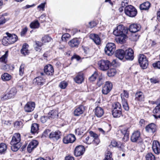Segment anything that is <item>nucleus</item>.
I'll return each mask as SVG.
<instances>
[{
	"label": "nucleus",
	"instance_id": "f257e3e1",
	"mask_svg": "<svg viewBox=\"0 0 160 160\" xmlns=\"http://www.w3.org/2000/svg\"><path fill=\"white\" fill-rule=\"evenodd\" d=\"M21 136L19 133H15L12 137L10 142L11 150L14 151H17L21 147Z\"/></svg>",
	"mask_w": 160,
	"mask_h": 160
},
{
	"label": "nucleus",
	"instance_id": "f03ea898",
	"mask_svg": "<svg viewBox=\"0 0 160 160\" xmlns=\"http://www.w3.org/2000/svg\"><path fill=\"white\" fill-rule=\"evenodd\" d=\"M7 36H4L2 40V44L5 46L12 44L16 42L18 40V37L15 34H10L7 32L6 33Z\"/></svg>",
	"mask_w": 160,
	"mask_h": 160
},
{
	"label": "nucleus",
	"instance_id": "7ed1b4c3",
	"mask_svg": "<svg viewBox=\"0 0 160 160\" xmlns=\"http://www.w3.org/2000/svg\"><path fill=\"white\" fill-rule=\"evenodd\" d=\"M112 115L113 117L118 118L120 117L122 115V109L120 104L117 102L112 105Z\"/></svg>",
	"mask_w": 160,
	"mask_h": 160
},
{
	"label": "nucleus",
	"instance_id": "20e7f679",
	"mask_svg": "<svg viewBox=\"0 0 160 160\" xmlns=\"http://www.w3.org/2000/svg\"><path fill=\"white\" fill-rule=\"evenodd\" d=\"M131 141L138 143H142L143 140L141 137V132L138 130L135 131L132 134L131 137Z\"/></svg>",
	"mask_w": 160,
	"mask_h": 160
},
{
	"label": "nucleus",
	"instance_id": "39448f33",
	"mask_svg": "<svg viewBox=\"0 0 160 160\" xmlns=\"http://www.w3.org/2000/svg\"><path fill=\"white\" fill-rule=\"evenodd\" d=\"M125 14L130 17H134L137 15V9L131 5H127L124 8Z\"/></svg>",
	"mask_w": 160,
	"mask_h": 160
},
{
	"label": "nucleus",
	"instance_id": "423d86ee",
	"mask_svg": "<svg viewBox=\"0 0 160 160\" xmlns=\"http://www.w3.org/2000/svg\"><path fill=\"white\" fill-rule=\"evenodd\" d=\"M99 69L103 71L108 70L111 65V62L107 60L102 59L98 62Z\"/></svg>",
	"mask_w": 160,
	"mask_h": 160
},
{
	"label": "nucleus",
	"instance_id": "0eeeda50",
	"mask_svg": "<svg viewBox=\"0 0 160 160\" xmlns=\"http://www.w3.org/2000/svg\"><path fill=\"white\" fill-rule=\"evenodd\" d=\"M128 32V30L123 25H120L118 26L116 29L113 32V34L116 36L122 35L124 34H127Z\"/></svg>",
	"mask_w": 160,
	"mask_h": 160
},
{
	"label": "nucleus",
	"instance_id": "6e6552de",
	"mask_svg": "<svg viewBox=\"0 0 160 160\" xmlns=\"http://www.w3.org/2000/svg\"><path fill=\"white\" fill-rule=\"evenodd\" d=\"M116 49V46L113 43H109L107 44L104 50L106 54L111 56L114 53Z\"/></svg>",
	"mask_w": 160,
	"mask_h": 160
},
{
	"label": "nucleus",
	"instance_id": "1a4fd4ad",
	"mask_svg": "<svg viewBox=\"0 0 160 160\" xmlns=\"http://www.w3.org/2000/svg\"><path fill=\"white\" fill-rule=\"evenodd\" d=\"M138 62L140 67L143 69L147 68L148 65V61L146 57L143 54L139 55L138 57Z\"/></svg>",
	"mask_w": 160,
	"mask_h": 160
},
{
	"label": "nucleus",
	"instance_id": "9d476101",
	"mask_svg": "<svg viewBox=\"0 0 160 160\" xmlns=\"http://www.w3.org/2000/svg\"><path fill=\"white\" fill-rule=\"evenodd\" d=\"M40 74L42 76L37 77L33 80L34 83L40 86L43 85L45 82V78L43 77L44 74L43 72H41Z\"/></svg>",
	"mask_w": 160,
	"mask_h": 160
},
{
	"label": "nucleus",
	"instance_id": "9b49d317",
	"mask_svg": "<svg viewBox=\"0 0 160 160\" xmlns=\"http://www.w3.org/2000/svg\"><path fill=\"white\" fill-rule=\"evenodd\" d=\"M112 83L109 81H107L104 87L102 89V93L104 95H107L112 90Z\"/></svg>",
	"mask_w": 160,
	"mask_h": 160
},
{
	"label": "nucleus",
	"instance_id": "f8f14e48",
	"mask_svg": "<svg viewBox=\"0 0 160 160\" xmlns=\"http://www.w3.org/2000/svg\"><path fill=\"white\" fill-rule=\"evenodd\" d=\"M76 140L74 135L69 134L65 137L63 138V142L65 144H68L73 142Z\"/></svg>",
	"mask_w": 160,
	"mask_h": 160
},
{
	"label": "nucleus",
	"instance_id": "ddd939ff",
	"mask_svg": "<svg viewBox=\"0 0 160 160\" xmlns=\"http://www.w3.org/2000/svg\"><path fill=\"white\" fill-rule=\"evenodd\" d=\"M85 151V148L82 145L78 146L76 147L74 152V155L78 157L82 155Z\"/></svg>",
	"mask_w": 160,
	"mask_h": 160
},
{
	"label": "nucleus",
	"instance_id": "4468645a",
	"mask_svg": "<svg viewBox=\"0 0 160 160\" xmlns=\"http://www.w3.org/2000/svg\"><path fill=\"white\" fill-rule=\"evenodd\" d=\"M35 106V104L34 102H28L24 106V110L26 112H31L34 110Z\"/></svg>",
	"mask_w": 160,
	"mask_h": 160
},
{
	"label": "nucleus",
	"instance_id": "2eb2a0df",
	"mask_svg": "<svg viewBox=\"0 0 160 160\" xmlns=\"http://www.w3.org/2000/svg\"><path fill=\"white\" fill-rule=\"evenodd\" d=\"M134 52L131 48H128L125 51L124 57L126 59L132 60L134 59Z\"/></svg>",
	"mask_w": 160,
	"mask_h": 160
},
{
	"label": "nucleus",
	"instance_id": "dca6fc26",
	"mask_svg": "<svg viewBox=\"0 0 160 160\" xmlns=\"http://www.w3.org/2000/svg\"><path fill=\"white\" fill-rule=\"evenodd\" d=\"M129 127L125 126L120 130L121 133L123 135V139L126 141L128 140L129 138Z\"/></svg>",
	"mask_w": 160,
	"mask_h": 160
},
{
	"label": "nucleus",
	"instance_id": "f3484780",
	"mask_svg": "<svg viewBox=\"0 0 160 160\" xmlns=\"http://www.w3.org/2000/svg\"><path fill=\"white\" fill-rule=\"evenodd\" d=\"M61 133L59 131L52 132L49 134V138L54 141H57L60 138Z\"/></svg>",
	"mask_w": 160,
	"mask_h": 160
},
{
	"label": "nucleus",
	"instance_id": "a211bd4d",
	"mask_svg": "<svg viewBox=\"0 0 160 160\" xmlns=\"http://www.w3.org/2000/svg\"><path fill=\"white\" fill-rule=\"evenodd\" d=\"M152 148L156 154H158L160 153V144L157 141H154L153 142Z\"/></svg>",
	"mask_w": 160,
	"mask_h": 160
},
{
	"label": "nucleus",
	"instance_id": "6ab92c4d",
	"mask_svg": "<svg viewBox=\"0 0 160 160\" xmlns=\"http://www.w3.org/2000/svg\"><path fill=\"white\" fill-rule=\"evenodd\" d=\"M89 133L90 137L93 139L92 143L95 145H98L100 142L98 135L92 131H90Z\"/></svg>",
	"mask_w": 160,
	"mask_h": 160
},
{
	"label": "nucleus",
	"instance_id": "aec40b11",
	"mask_svg": "<svg viewBox=\"0 0 160 160\" xmlns=\"http://www.w3.org/2000/svg\"><path fill=\"white\" fill-rule=\"evenodd\" d=\"M54 71L53 67L51 64L47 65L44 68V72L48 75H53Z\"/></svg>",
	"mask_w": 160,
	"mask_h": 160
},
{
	"label": "nucleus",
	"instance_id": "412c9836",
	"mask_svg": "<svg viewBox=\"0 0 160 160\" xmlns=\"http://www.w3.org/2000/svg\"><path fill=\"white\" fill-rule=\"evenodd\" d=\"M145 130L148 132L153 133L156 131V126L154 123H150L146 126Z\"/></svg>",
	"mask_w": 160,
	"mask_h": 160
},
{
	"label": "nucleus",
	"instance_id": "4be33fe9",
	"mask_svg": "<svg viewBox=\"0 0 160 160\" xmlns=\"http://www.w3.org/2000/svg\"><path fill=\"white\" fill-rule=\"evenodd\" d=\"M38 144V142L36 140H33L31 141L27 147V151L31 152L35 148Z\"/></svg>",
	"mask_w": 160,
	"mask_h": 160
},
{
	"label": "nucleus",
	"instance_id": "5701e85b",
	"mask_svg": "<svg viewBox=\"0 0 160 160\" xmlns=\"http://www.w3.org/2000/svg\"><path fill=\"white\" fill-rule=\"evenodd\" d=\"M141 28V26L139 24H133L130 26L129 29L130 32L135 33L139 31Z\"/></svg>",
	"mask_w": 160,
	"mask_h": 160
},
{
	"label": "nucleus",
	"instance_id": "b1692460",
	"mask_svg": "<svg viewBox=\"0 0 160 160\" xmlns=\"http://www.w3.org/2000/svg\"><path fill=\"white\" fill-rule=\"evenodd\" d=\"M80 43V41L77 38H74L70 41L68 44L71 48H78Z\"/></svg>",
	"mask_w": 160,
	"mask_h": 160
},
{
	"label": "nucleus",
	"instance_id": "393cba45",
	"mask_svg": "<svg viewBox=\"0 0 160 160\" xmlns=\"http://www.w3.org/2000/svg\"><path fill=\"white\" fill-rule=\"evenodd\" d=\"M84 107L82 105H81L76 107L74 111V115L76 116H78L82 114L84 111Z\"/></svg>",
	"mask_w": 160,
	"mask_h": 160
},
{
	"label": "nucleus",
	"instance_id": "a878e982",
	"mask_svg": "<svg viewBox=\"0 0 160 160\" xmlns=\"http://www.w3.org/2000/svg\"><path fill=\"white\" fill-rule=\"evenodd\" d=\"M115 55L117 58L120 60H122L124 57L125 51L122 49L117 50L115 51Z\"/></svg>",
	"mask_w": 160,
	"mask_h": 160
},
{
	"label": "nucleus",
	"instance_id": "bb28decb",
	"mask_svg": "<svg viewBox=\"0 0 160 160\" xmlns=\"http://www.w3.org/2000/svg\"><path fill=\"white\" fill-rule=\"evenodd\" d=\"M135 100L137 101L141 102L144 100V96L142 92H137L135 94Z\"/></svg>",
	"mask_w": 160,
	"mask_h": 160
},
{
	"label": "nucleus",
	"instance_id": "cd10ccee",
	"mask_svg": "<svg viewBox=\"0 0 160 160\" xmlns=\"http://www.w3.org/2000/svg\"><path fill=\"white\" fill-rule=\"evenodd\" d=\"M90 37L97 45L100 44L101 39L98 35L95 34H91L90 35Z\"/></svg>",
	"mask_w": 160,
	"mask_h": 160
},
{
	"label": "nucleus",
	"instance_id": "c85d7f7f",
	"mask_svg": "<svg viewBox=\"0 0 160 160\" xmlns=\"http://www.w3.org/2000/svg\"><path fill=\"white\" fill-rule=\"evenodd\" d=\"M95 115L98 118L101 117L104 113L103 109L99 107H97L94 109Z\"/></svg>",
	"mask_w": 160,
	"mask_h": 160
},
{
	"label": "nucleus",
	"instance_id": "c756f323",
	"mask_svg": "<svg viewBox=\"0 0 160 160\" xmlns=\"http://www.w3.org/2000/svg\"><path fill=\"white\" fill-rule=\"evenodd\" d=\"M151 5L150 3L146 2L141 4L140 6V9L141 10H148Z\"/></svg>",
	"mask_w": 160,
	"mask_h": 160
},
{
	"label": "nucleus",
	"instance_id": "7c9ffc66",
	"mask_svg": "<svg viewBox=\"0 0 160 160\" xmlns=\"http://www.w3.org/2000/svg\"><path fill=\"white\" fill-rule=\"evenodd\" d=\"M28 45L26 43L24 44L22 47V48L21 50V52L22 54L24 55H28L29 52L28 49Z\"/></svg>",
	"mask_w": 160,
	"mask_h": 160
},
{
	"label": "nucleus",
	"instance_id": "2f4dec72",
	"mask_svg": "<svg viewBox=\"0 0 160 160\" xmlns=\"http://www.w3.org/2000/svg\"><path fill=\"white\" fill-rule=\"evenodd\" d=\"M48 117L49 118H53L58 117V113L56 110L53 109L50 111L48 113Z\"/></svg>",
	"mask_w": 160,
	"mask_h": 160
},
{
	"label": "nucleus",
	"instance_id": "473e14b6",
	"mask_svg": "<svg viewBox=\"0 0 160 160\" xmlns=\"http://www.w3.org/2000/svg\"><path fill=\"white\" fill-rule=\"evenodd\" d=\"M17 92V90L15 88H12L8 92V97L10 98H13L16 94Z\"/></svg>",
	"mask_w": 160,
	"mask_h": 160
},
{
	"label": "nucleus",
	"instance_id": "72a5a7b5",
	"mask_svg": "<svg viewBox=\"0 0 160 160\" xmlns=\"http://www.w3.org/2000/svg\"><path fill=\"white\" fill-rule=\"evenodd\" d=\"M39 129L38 125L36 123H34L32 124L31 127V132L35 134L36 133H38Z\"/></svg>",
	"mask_w": 160,
	"mask_h": 160
},
{
	"label": "nucleus",
	"instance_id": "f704fd0d",
	"mask_svg": "<svg viewBox=\"0 0 160 160\" xmlns=\"http://www.w3.org/2000/svg\"><path fill=\"white\" fill-rule=\"evenodd\" d=\"M75 82L78 83H81L84 80L83 75L82 74L78 75L74 78Z\"/></svg>",
	"mask_w": 160,
	"mask_h": 160
},
{
	"label": "nucleus",
	"instance_id": "c9c22d12",
	"mask_svg": "<svg viewBox=\"0 0 160 160\" xmlns=\"http://www.w3.org/2000/svg\"><path fill=\"white\" fill-rule=\"evenodd\" d=\"M8 51H6L4 54L2 55L0 58V62H3L4 63H7V61L8 57Z\"/></svg>",
	"mask_w": 160,
	"mask_h": 160
},
{
	"label": "nucleus",
	"instance_id": "e433bc0d",
	"mask_svg": "<svg viewBox=\"0 0 160 160\" xmlns=\"http://www.w3.org/2000/svg\"><path fill=\"white\" fill-rule=\"evenodd\" d=\"M11 76L7 73H4L1 76V78L4 81H8L11 78Z\"/></svg>",
	"mask_w": 160,
	"mask_h": 160
},
{
	"label": "nucleus",
	"instance_id": "4c0bfd02",
	"mask_svg": "<svg viewBox=\"0 0 160 160\" xmlns=\"http://www.w3.org/2000/svg\"><path fill=\"white\" fill-rule=\"evenodd\" d=\"M7 148L6 144L2 143L0 144V154H4L6 152Z\"/></svg>",
	"mask_w": 160,
	"mask_h": 160
},
{
	"label": "nucleus",
	"instance_id": "58836bf2",
	"mask_svg": "<svg viewBox=\"0 0 160 160\" xmlns=\"http://www.w3.org/2000/svg\"><path fill=\"white\" fill-rule=\"evenodd\" d=\"M40 24L38 20H36L32 22L30 25V27L32 28L35 29L38 28Z\"/></svg>",
	"mask_w": 160,
	"mask_h": 160
},
{
	"label": "nucleus",
	"instance_id": "ea45409f",
	"mask_svg": "<svg viewBox=\"0 0 160 160\" xmlns=\"http://www.w3.org/2000/svg\"><path fill=\"white\" fill-rule=\"evenodd\" d=\"M127 34H124L123 35L119 36V37L118 38V42L121 43V44H122L124 43L125 41V39L126 38Z\"/></svg>",
	"mask_w": 160,
	"mask_h": 160
},
{
	"label": "nucleus",
	"instance_id": "a19ab883",
	"mask_svg": "<svg viewBox=\"0 0 160 160\" xmlns=\"http://www.w3.org/2000/svg\"><path fill=\"white\" fill-rule=\"evenodd\" d=\"M116 73V71L115 68H111L108 70L107 74L108 76L113 77L114 76Z\"/></svg>",
	"mask_w": 160,
	"mask_h": 160
},
{
	"label": "nucleus",
	"instance_id": "79ce46f5",
	"mask_svg": "<svg viewBox=\"0 0 160 160\" xmlns=\"http://www.w3.org/2000/svg\"><path fill=\"white\" fill-rule=\"evenodd\" d=\"M122 100V104L124 109L126 111H128L129 109L127 100L125 99H123Z\"/></svg>",
	"mask_w": 160,
	"mask_h": 160
},
{
	"label": "nucleus",
	"instance_id": "37998d69",
	"mask_svg": "<svg viewBox=\"0 0 160 160\" xmlns=\"http://www.w3.org/2000/svg\"><path fill=\"white\" fill-rule=\"evenodd\" d=\"M82 47L84 52L86 54L90 55L92 54V50L91 48L88 47L82 46Z\"/></svg>",
	"mask_w": 160,
	"mask_h": 160
},
{
	"label": "nucleus",
	"instance_id": "c03bdc74",
	"mask_svg": "<svg viewBox=\"0 0 160 160\" xmlns=\"http://www.w3.org/2000/svg\"><path fill=\"white\" fill-rule=\"evenodd\" d=\"M51 39L52 38L50 37L48 35H46L42 38V41L43 43H46L49 42Z\"/></svg>",
	"mask_w": 160,
	"mask_h": 160
},
{
	"label": "nucleus",
	"instance_id": "a18cd8bd",
	"mask_svg": "<svg viewBox=\"0 0 160 160\" xmlns=\"http://www.w3.org/2000/svg\"><path fill=\"white\" fill-rule=\"evenodd\" d=\"M98 72L95 71L94 72L92 75V76L89 78V80L91 81H95L98 76Z\"/></svg>",
	"mask_w": 160,
	"mask_h": 160
},
{
	"label": "nucleus",
	"instance_id": "49530a36",
	"mask_svg": "<svg viewBox=\"0 0 160 160\" xmlns=\"http://www.w3.org/2000/svg\"><path fill=\"white\" fill-rule=\"evenodd\" d=\"M112 157L111 152L109 151H108L103 160H113Z\"/></svg>",
	"mask_w": 160,
	"mask_h": 160
},
{
	"label": "nucleus",
	"instance_id": "de8ad7c7",
	"mask_svg": "<svg viewBox=\"0 0 160 160\" xmlns=\"http://www.w3.org/2000/svg\"><path fill=\"white\" fill-rule=\"evenodd\" d=\"M146 160H155L154 156L152 153H148L146 156Z\"/></svg>",
	"mask_w": 160,
	"mask_h": 160
},
{
	"label": "nucleus",
	"instance_id": "09e8293b",
	"mask_svg": "<svg viewBox=\"0 0 160 160\" xmlns=\"http://www.w3.org/2000/svg\"><path fill=\"white\" fill-rule=\"evenodd\" d=\"M121 98L122 100L123 99H125L124 97L126 98H128L129 97V93L127 91L124 90L122 93L121 94Z\"/></svg>",
	"mask_w": 160,
	"mask_h": 160
},
{
	"label": "nucleus",
	"instance_id": "8fccbe9b",
	"mask_svg": "<svg viewBox=\"0 0 160 160\" xmlns=\"http://www.w3.org/2000/svg\"><path fill=\"white\" fill-rule=\"evenodd\" d=\"M104 80L102 76L99 77L97 82V85L98 87H100L104 83Z\"/></svg>",
	"mask_w": 160,
	"mask_h": 160
},
{
	"label": "nucleus",
	"instance_id": "3c124183",
	"mask_svg": "<svg viewBox=\"0 0 160 160\" xmlns=\"http://www.w3.org/2000/svg\"><path fill=\"white\" fill-rule=\"evenodd\" d=\"M24 67L25 64L23 63H22L19 68V74L21 76H22L23 74Z\"/></svg>",
	"mask_w": 160,
	"mask_h": 160
},
{
	"label": "nucleus",
	"instance_id": "603ef678",
	"mask_svg": "<svg viewBox=\"0 0 160 160\" xmlns=\"http://www.w3.org/2000/svg\"><path fill=\"white\" fill-rule=\"evenodd\" d=\"M70 36L69 34L68 33H66L63 34L62 37V41L66 42L68 39L70 37Z\"/></svg>",
	"mask_w": 160,
	"mask_h": 160
},
{
	"label": "nucleus",
	"instance_id": "864d4df0",
	"mask_svg": "<svg viewBox=\"0 0 160 160\" xmlns=\"http://www.w3.org/2000/svg\"><path fill=\"white\" fill-rule=\"evenodd\" d=\"M67 83L64 81L60 82L59 85V87L62 89H65L67 86Z\"/></svg>",
	"mask_w": 160,
	"mask_h": 160
},
{
	"label": "nucleus",
	"instance_id": "5fc2aeb1",
	"mask_svg": "<svg viewBox=\"0 0 160 160\" xmlns=\"http://www.w3.org/2000/svg\"><path fill=\"white\" fill-rule=\"evenodd\" d=\"M153 112L154 113L160 112V103L153 109Z\"/></svg>",
	"mask_w": 160,
	"mask_h": 160
},
{
	"label": "nucleus",
	"instance_id": "6e6d98bb",
	"mask_svg": "<svg viewBox=\"0 0 160 160\" xmlns=\"http://www.w3.org/2000/svg\"><path fill=\"white\" fill-rule=\"evenodd\" d=\"M42 42L39 41L35 42V48L36 51H38V49H39L42 46Z\"/></svg>",
	"mask_w": 160,
	"mask_h": 160
},
{
	"label": "nucleus",
	"instance_id": "4d7b16f0",
	"mask_svg": "<svg viewBox=\"0 0 160 160\" xmlns=\"http://www.w3.org/2000/svg\"><path fill=\"white\" fill-rule=\"evenodd\" d=\"M90 138V137L88 136L87 137L85 140H83V141L84 142L88 144H90L92 143V140H89Z\"/></svg>",
	"mask_w": 160,
	"mask_h": 160
},
{
	"label": "nucleus",
	"instance_id": "13d9d810",
	"mask_svg": "<svg viewBox=\"0 0 160 160\" xmlns=\"http://www.w3.org/2000/svg\"><path fill=\"white\" fill-rule=\"evenodd\" d=\"M89 27L91 28H92L96 26L97 24V23L94 21H92L89 23Z\"/></svg>",
	"mask_w": 160,
	"mask_h": 160
},
{
	"label": "nucleus",
	"instance_id": "bf43d9fd",
	"mask_svg": "<svg viewBox=\"0 0 160 160\" xmlns=\"http://www.w3.org/2000/svg\"><path fill=\"white\" fill-rule=\"evenodd\" d=\"M153 67L155 68L160 69V61H158L152 64Z\"/></svg>",
	"mask_w": 160,
	"mask_h": 160
},
{
	"label": "nucleus",
	"instance_id": "052dcab7",
	"mask_svg": "<svg viewBox=\"0 0 160 160\" xmlns=\"http://www.w3.org/2000/svg\"><path fill=\"white\" fill-rule=\"evenodd\" d=\"M8 67V65L6 63H4L3 65L0 64V68L1 69L3 70H6L7 69V68Z\"/></svg>",
	"mask_w": 160,
	"mask_h": 160
},
{
	"label": "nucleus",
	"instance_id": "680f3d73",
	"mask_svg": "<svg viewBox=\"0 0 160 160\" xmlns=\"http://www.w3.org/2000/svg\"><path fill=\"white\" fill-rule=\"evenodd\" d=\"M45 4L46 3L45 2L41 3L38 6V8H39L40 10L43 11L44 10Z\"/></svg>",
	"mask_w": 160,
	"mask_h": 160
},
{
	"label": "nucleus",
	"instance_id": "e2e57ef3",
	"mask_svg": "<svg viewBox=\"0 0 160 160\" xmlns=\"http://www.w3.org/2000/svg\"><path fill=\"white\" fill-rule=\"evenodd\" d=\"M28 31V28H27L25 27L24 28H23L22 31L20 33V35L21 36H24L26 33L27 31Z\"/></svg>",
	"mask_w": 160,
	"mask_h": 160
},
{
	"label": "nucleus",
	"instance_id": "0e129e2a",
	"mask_svg": "<svg viewBox=\"0 0 160 160\" xmlns=\"http://www.w3.org/2000/svg\"><path fill=\"white\" fill-rule=\"evenodd\" d=\"M76 133L78 135H82L83 132L81 129L78 128L75 130Z\"/></svg>",
	"mask_w": 160,
	"mask_h": 160
},
{
	"label": "nucleus",
	"instance_id": "69168bd1",
	"mask_svg": "<svg viewBox=\"0 0 160 160\" xmlns=\"http://www.w3.org/2000/svg\"><path fill=\"white\" fill-rule=\"evenodd\" d=\"M11 99L10 97H8V93L2 96L1 97V99L2 100H5L6 99Z\"/></svg>",
	"mask_w": 160,
	"mask_h": 160
},
{
	"label": "nucleus",
	"instance_id": "338daca9",
	"mask_svg": "<svg viewBox=\"0 0 160 160\" xmlns=\"http://www.w3.org/2000/svg\"><path fill=\"white\" fill-rule=\"evenodd\" d=\"M50 131L49 129H46L43 132L42 135L45 137H47L49 134Z\"/></svg>",
	"mask_w": 160,
	"mask_h": 160
},
{
	"label": "nucleus",
	"instance_id": "774afa93",
	"mask_svg": "<svg viewBox=\"0 0 160 160\" xmlns=\"http://www.w3.org/2000/svg\"><path fill=\"white\" fill-rule=\"evenodd\" d=\"M47 119L48 117L47 116H42L40 120L42 123H44L46 122Z\"/></svg>",
	"mask_w": 160,
	"mask_h": 160
}]
</instances>
